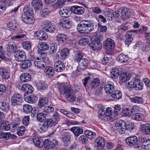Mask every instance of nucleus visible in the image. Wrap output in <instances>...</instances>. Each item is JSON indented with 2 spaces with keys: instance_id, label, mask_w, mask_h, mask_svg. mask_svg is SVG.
Listing matches in <instances>:
<instances>
[{
  "instance_id": "obj_1",
  "label": "nucleus",
  "mask_w": 150,
  "mask_h": 150,
  "mask_svg": "<svg viewBox=\"0 0 150 150\" xmlns=\"http://www.w3.org/2000/svg\"><path fill=\"white\" fill-rule=\"evenodd\" d=\"M94 24V21L92 20H83L78 24L77 29L81 33H88L93 30Z\"/></svg>"
},
{
  "instance_id": "obj_2",
  "label": "nucleus",
  "mask_w": 150,
  "mask_h": 150,
  "mask_svg": "<svg viewBox=\"0 0 150 150\" xmlns=\"http://www.w3.org/2000/svg\"><path fill=\"white\" fill-rule=\"evenodd\" d=\"M59 90L60 93L65 94L67 100L70 102L74 101L76 99L73 90L70 87L61 85L59 87Z\"/></svg>"
},
{
  "instance_id": "obj_3",
  "label": "nucleus",
  "mask_w": 150,
  "mask_h": 150,
  "mask_svg": "<svg viewBox=\"0 0 150 150\" xmlns=\"http://www.w3.org/2000/svg\"><path fill=\"white\" fill-rule=\"evenodd\" d=\"M24 14L22 15L23 21L28 24L33 23L34 20L33 19L32 14L33 11V9L30 7L25 6L23 8Z\"/></svg>"
},
{
  "instance_id": "obj_4",
  "label": "nucleus",
  "mask_w": 150,
  "mask_h": 150,
  "mask_svg": "<svg viewBox=\"0 0 150 150\" xmlns=\"http://www.w3.org/2000/svg\"><path fill=\"white\" fill-rule=\"evenodd\" d=\"M103 47L106 50V53L109 55L112 54V51L115 47L114 41L112 39L108 38L103 43Z\"/></svg>"
},
{
  "instance_id": "obj_5",
  "label": "nucleus",
  "mask_w": 150,
  "mask_h": 150,
  "mask_svg": "<svg viewBox=\"0 0 150 150\" xmlns=\"http://www.w3.org/2000/svg\"><path fill=\"white\" fill-rule=\"evenodd\" d=\"M150 142V139L140 137L139 139L138 144L136 145V147L138 148V150L142 149L146 150L149 148L148 146Z\"/></svg>"
},
{
  "instance_id": "obj_6",
  "label": "nucleus",
  "mask_w": 150,
  "mask_h": 150,
  "mask_svg": "<svg viewBox=\"0 0 150 150\" xmlns=\"http://www.w3.org/2000/svg\"><path fill=\"white\" fill-rule=\"evenodd\" d=\"M142 32V30H131L130 31L126 32L125 35L126 39L125 41V43L126 45L128 46L131 43L133 40V37L134 36L133 33H141Z\"/></svg>"
},
{
  "instance_id": "obj_7",
  "label": "nucleus",
  "mask_w": 150,
  "mask_h": 150,
  "mask_svg": "<svg viewBox=\"0 0 150 150\" xmlns=\"http://www.w3.org/2000/svg\"><path fill=\"white\" fill-rule=\"evenodd\" d=\"M45 120L42 125L39 128V130L40 132H45L47 130L48 128L51 127L56 125L51 118L47 119Z\"/></svg>"
},
{
  "instance_id": "obj_8",
  "label": "nucleus",
  "mask_w": 150,
  "mask_h": 150,
  "mask_svg": "<svg viewBox=\"0 0 150 150\" xmlns=\"http://www.w3.org/2000/svg\"><path fill=\"white\" fill-rule=\"evenodd\" d=\"M42 29L47 32L52 33L55 30V28L51 23L48 21H45L42 24Z\"/></svg>"
},
{
  "instance_id": "obj_9",
  "label": "nucleus",
  "mask_w": 150,
  "mask_h": 150,
  "mask_svg": "<svg viewBox=\"0 0 150 150\" xmlns=\"http://www.w3.org/2000/svg\"><path fill=\"white\" fill-rule=\"evenodd\" d=\"M127 144L130 146H134L135 148L138 149L136 147V145L138 144V141L137 137L135 136H130L127 138L125 139Z\"/></svg>"
},
{
  "instance_id": "obj_10",
  "label": "nucleus",
  "mask_w": 150,
  "mask_h": 150,
  "mask_svg": "<svg viewBox=\"0 0 150 150\" xmlns=\"http://www.w3.org/2000/svg\"><path fill=\"white\" fill-rule=\"evenodd\" d=\"M44 148L46 149H50L56 147L57 146V141L53 139L52 140L47 139L45 140Z\"/></svg>"
},
{
  "instance_id": "obj_11",
  "label": "nucleus",
  "mask_w": 150,
  "mask_h": 150,
  "mask_svg": "<svg viewBox=\"0 0 150 150\" xmlns=\"http://www.w3.org/2000/svg\"><path fill=\"white\" fill-rule=\"evenodd\" d=\"M60 23L62 28L66 30L69 29L72 24V21L68 18H63L61 19Z\"/></svg>"
},
{
  "instance_id": "obj_12",
  "label": "nucleus",
  "mask_w": 150,
  "mask_h": 150,
  "mask_svg": "<svg viewBox=\"0 0 150 150\" xmlns=\"http://www.w3.org/2000/svg\"><path fill=\"white\" fill-rule=\"evenodd\" d=\"M125 122L122 120H120L115 124L116 129L120 133L123 134L126 131Z\"/></svg>"
},
{
  "instance_id": "obj_13",
  "label": "nucleus",
  "mask_w": 150,
  "mask_h": 150,
  "mask_svg": "<svg viewBox=\"0 0 150 150\" xmlns=\"http://www.w3.org/2000/svg\"><path fill=\"white\" fill-rule=\"evenodd\" d=\"M14 56L15 59L20 62L23 61L26 59L25 52L20 50H18L15 51Z\"/></svg>"
},
{
  "instance_id": "obj_14",
  "label": "nucleus",
  "mask_w": 150,
  "mask_h": 150,
  "mask_svg": "<svg viewBox=\"0 0 150 150\" xmlns=\"http://www.w3.org/2000/svg\"><path fill=\"white\" fill-rule=\"evenodd\" d=\"M23 99L22 96L19 94H14L11 98V103L14 106L19 105L21 103Z\"/></svg>"
},
{
  "instance_id": "obj_15",
  "label": "nucleus",
  "mask_w": 150,
  "mask_h": 150,
  "mask_svg": "<svg viewBox=\"0 0 150 150\" xmlns=\"http://www.w3.org/2000/svg\"><path fill=\"white\" fill-rule=\"evenodd\" d=\"M89 46L93 50L98 51L101 49L102 44L99 41L94 40L90 42Z\"/></svg>"
},
{
  "instance_id": "obj_16",
  "label": "nucleus",
  "mask_w": 150,
  "mask_h": 150,
  "mask_svg": "<svg viewBox=\"0 0 150 150\" xmlns=\"http://www.w3.org/2000/svg\"><path fill=\"white\" fill-rule=\"evenodd\" d=\"M59 13L60 16L65 17H69L71 14V7L69 8L67 7L61 8L59 10Z\"/></svg>"
},
{
  "instance_id": "obj_17",
  "label": "nucleus",
  "mask_w": 150,
  "mask_h": 150,
  "mask_svg": "<svg viewBox=\"0 0 150 150\" xmlns=\"http://www.w3.org/2000/svg\"><path fill=\"white\" fill-rule=\"evenodd\" d=\"M115 89V86L113 82L109 81L105 83L104 90L107 94H110L112 93Z\"/></svg>"
},
{
  "instance_id": "obj_18",
  "label": "nucleus",
  "mask_w": 150,
  "mask_h": 150,
  "mask_svg": "<svg viewBox=\"0 0 150 150\" xmlns=\"http://www.w3.org/2000/svg\"><path fill=\"white\" fill-rule=\"evenodd\" d=\"M24 98L25 100L30 103H33L36 102L37 100V97L34 95L24 94Z\"/></svg>"
},
{
  "instance_id": "obj_19",
  "label": "nucleus",
  "mask_w": 150,
  "mask_h": 150,
  "mask_svg": "<svg viewBox=\"0 0 150 150\" xmlns=\"http://www.w3.org/2000/svg\"><path fill=\"white\" fill-rule=\"evenodd\" d=\"M65 65L64 62L60 61L56 62L54 64V69L57 72L62 71L65 69Z\"/></svg>"
},
{
  "instance_id": "obj_20",
  "label": "nucleus",
  "mask_w": 150,
  "mask_h": 150,
  "mask_svg": "<svg viewBox=\"0 0 150 150\" xmlns=\"http://www.w3.org/2000/svg\"><path fill=\"white\" fill-rule=\"evenodd\" d=\"M71 13L76 14H82L85 11V9L84 8L77 6H71Z\"/></svg>"
},
{
  "instance_id": "obj_21",
  "label": "nucleus",
  "mask_w": 150,
  "mask_h": 150,
  "mask_svg": "<svg viewBox=\"0 0 150 150\" xmlns=\"http://www.w3.org/2000/svg\"><path fill=\"white\" fill-rule=\"evenodd\" d=\"M105 145V140L104 139L101 137H99L96 140L95 145L98 147L99 149H103Z\"/></svg>"
},
{
  "instance_id": "obj_22",
  "label": "nucleus",
  "mask_w": 150,
  "mask_h": 150,
  "mask_svg": "<svg viewBox=\"0 0 150 150\" xmlns=\"http://www.w3.org/2000/svg\"><path fill=\"white\" fill-rule=\"evenodd\" d=\"M21 90L25 91V94L31 93L33 90V87L30 85L26 83L23 85L21 87Z\"/></svg>"
},
{
  "instance_id": "obj_23",
  "label": "nucleus",
  "mask_w": 150,
  "mask_h": 150,
  "mask_svg": "<svg viewBox=\"0 0 150 150\" xmlns=\"http://www.w3.org/2000/svg\"><path fill=\"white\" fill-rule=\"evenodd\" d=\"M70 130L73 132L75 135L77 137L82 134L83 132V128L80 127H73L71 128Z\"/></svg>"
},
{
  "instance_id": "obj_24",
  "label": "nucleus",
  "mask_w": 150,
  "mask_h": 150,
  "mask_svg": "<svg viewBox=\"0 0 150 150\" xmlns=\"http://www.w3.org/2000/svg\"><path fill=\"white\" fill-rule=\"evenodd\" d=\"M33 141L35 145L37 147L41 148L43 145H44V141L40 138L36 137L33 139Z\"/></svg>"
},
{
  "instance_id": "obj_25",
  "label": "nucleus",
  "mask_w": 150,
  "mask_h": 150,
  "mask_svg": "<svg viewBox=\"0 0 150 150\" xmlns=\"http://www.w3.org/2000/svg\"><path fill=\"white\" fill-rule=\"evenodd\" d=\"M16 49V46L15 43L11 42H8L7 45L6 49L8 52L12 53L15 52Z\"/></svg>"
},
{
  "instance_id": "obj_26",
  "label": "nucleus",
  "mask_w": 150,
  "mask_h": 150,
  "mask_svg": "<svg viewBox=\"0 0 150 150\" xmlns=\"http://www.w3.org/2000/svg\"><path fill=\"white\" fill-rule=\"evenodd\" d=\"M131 75L129 74L125 73H121L119 76L120 81L124 83L129 79Z\"/></svg>"
},
{
  "instance_id": "obj_27",
  "label": "nucleus",
  "mask_w": 150,
  "mask_h": 150,
  "mask_svg": "<svg viewBox=\"0 0 150 150\" xmlns=\"http://www.w3.org/2000/svg\"><path fill=\"white\" fill-rule=\"evenodd\" d=\"M20 79L22 82H27L31 80V76L29 73H24L21 75Z\"/></svg>"
},
{
  "instance_id": "obj_28",
  "label": "nucleus",
  "mask_w": 150,
  "mask_h": 150,
  "mask_svg": "<svg viewBox=\"0 0 150 150\" xmlns=\"http://www.w3.org/2000/svg\"><path fill=\"white\" fill-rule=\"evenodd\" d=\"M59 55L62 59H65L69 54V49L65 48L61 50L60 51Z\"/></svg>"
},
{
  "instance_id": "obj_29",
  "label": "nucleus",
  "mask_w": 150,
  "mask_h": 150,
  "mask_svg": "<svg viewBox=\"0 0 150 150\" xmlns=\"http://www.w3.org/2000/svg\"><path fill=\"white\" fill-rule=\"evenodd\" d=\"M100 80L98 78H94L93 79L90 84V87L92 89H96L99 85Z\"/></svg>"
},
{
  "instance_id": "obj_30",
  "label": "nucleus",
  "mask_w": 150,
  "mask_h": 150,
  "mask_svg": "<svg viewBox=\"0 0 150 150\" xmlns=\"http://www.w3.org/2000/svg\"><path fill=\"white\" fill-rule=\"evenodd\" d=\"M21 62L20 66L23 69H27L30 67L32 65V63L30 60L25 59Z\"/></svg>"
},
{
  "instance_id": "obj_31",
  "label": "nucleus",
  "mask_w": 150,
  "mask_h": 150,
  "mask_svg": "<svg viewBox=\"0 0 150 150\" xmlns=\"http://www.w3.org/2000/svg\"><path fill=\"white\" fill-rule=\"evenodd\" d=\"M37 88L38 90L42 91L47 90L48 88L47 85L44 82H39L37 83Z\"/></svg>"
},
{
  "instance_id": "obj_32",
  "label": "nucleus",
  "mask_w": 150,
  "mask_h": 150,
  "mask_svg": "<svg viewBox=\"0 0 150 150\" xmlns=\"http://www.w3.org/2000/svg\"><path fill=\"white\" fill-rule=\"evenodd\" d=\"M130 15V12L129 9L126 8L122 9L121 17L122 18H129Z\"/></svg>"
},
{
  "instance_id": "obj_33",
  "label": "nucleus",
  "mask_w": 150,
  "mask_h": 150,
  "mask_svg": "<svg viewBox=\"0 0 150 150\" xmlns=\"http://www.w3.org/2000/svg\"><path fill=\"white\" fill-rule=\"evenodd\" d=\"M141 130L142 132L145 134H150V124L147 123L143 125Z\"/></svg>"
},
{
  "instance_id": "obj_34",
  "label": "nucleus",
  "mask_w": 150,
  "mask_h": 150,
  "mask_svg": "<svg viewBox=\"0 0 150 150\" xmlns=\"http://www.w3.org/2000/svg\"><path fill=\"white\" fill-rule=\"evenodd\" d=\"M0 109L3 111H7L10 109L8 103L2 101L0 102Z\"/></svg>"
},
{
  "instance_id": "obj_35",
  "label": "nucleus",
  "mask_w": 150,
  "mask_h": 150,
  "mask_svg": "<svg viewBox=\"0 0 150 150\" xmlns=\"http://www.w3.org/2000/svg\"><path fill=\"white\" fill-rule=\"evenodd\" d=\"M71 135L69 132H64L62 138V141L64 143L69 144L70 142Z\"/></svg>"
},
{
  "instance_id": "obj_36",
  "label": "nucleus",
  "mask_w": 150,
  "mask_h": 150,
  "mask_svg": "<svg viewBox=\"0 0 150 150\" xmlns=\"http://www.w3.org/2000/svg\"><path fill=\"white\" fill-rule=\"evenodd\" d=\"M44 71L46 75H48L49 77L53 76L54 75V71L53 68L51 66L46 67L45 68Z\"/></svg>"
},
{
  "instance_id": "obj_37",
  "label": "nucleus",
  "mask_w": 150,
  "mask_h": 150,
  "mask_svg": "<svg viewBox=\"0 0 150 150\" xmlns=\"http://www.w3.org/2000/svg\"><path fill=\"white\" fill-rule=\"evenodd\" d=\"M67 36L64 34L63 33L59 34L57 36V40L58 42L63 43L67 42Z\"/></svg>"
},
{
  "instance_id": "obj_38",
  "label": "nucleus",
  "mask_w": 150,
  "mask_h": 150,
  "mask_svg": "<svg viewBox=\"0 0 150 150\" xmlns=\"http://www.w3.org/2000/svg\"><path fill=\"white\" fill-rule=\"evenodd\" d=\"M32 4L33 6L37 9H40L42 6V4L41 0H33Z\"/></svg>"
},
{
  "instance_id": "obj_39",
  "label": "nucleus",
  "mask_w": 150,
  "mask_h": 150,
  "mask_svg": "<svg viewBox=\"0 0 150 150\" xmlns=\"http://www.w3.org/2000/svg\"><path fill=\"white\" fill-rule=\"evenodd\" d=\"M106 117L108 119L112 121L113 120L112 111L110 108H108L105 110Z\"/></svg>"
},
{
  "instance_id": "obj_40",
  "label": "nucleus",
  "mask_w": 150,
  "mask_h": 150,
  "mask_svg": "<svg viewBox=\"0 0 150 150\" xmlns=\"http://www.w3.org/2000/svg\"><path fill=\"white\" fill-rule=\"evenodd\" d=\"M128 57L123 54H120L117 58V60L121 63H123L127 61L128 59Z\"/></svg>"
},
{
  "instance_id": "obj_41",
  "label": "nucleus",
  "mask_w": 150,
  "mask_h": 150,
  "mask_svg": "<svg viewBox=\"0 0 150 150\" xmlns=\"http://www.w3.org/2000/svg\"><path fill=\"white\" fill-rule=\"evenodd\" d=\"M83 55L80 52L76 51L74 53V60L76 62H79V61L81 60L83 58Z\"/></svg>"
},
{
  "instance_id": "obj_42",
  "label": "nucleus",
  "mask_w": 150,
  "mask_h": 150,
  "mask_svg": "<svg viewBox=\"0 0 150 150\" xmlns=\"http://www.w3.org/2000/svg\"><path fill=\"white\" fill-rule=\"evenodd\" d=\"M84 133L88 138L91 139H93L96 137V133L89 130H87L85 131Z\"/></svg>"
},
{
  "instance_id": "obj_43",
  "label": "nucleus",
  "mask_w": 150,
  "mask_h": 150,
  "mask_svg": "<svg viewBox=\"0 0 150 150\" xmlns=\"http://www.w3.org/2000/svg\"><path fill=\"white\" fill-rule=\"evenodd\" d=\"M129 99L132 102L137 104H142L143 102V99L142 98L138 96L130 98Z\"/></svg>"
},
{
  "instance_id": "obj_44",
  "label": "nucleus",
  "mask_w": 150,
  "mask_h": 150,
  "mask_svg": "<svg viewBox=\"0 0 150 150\" xmlns=\"http://www.w3.org/2000/svg\"><path fill=\"white\" fill-rule=\"evenodd\" d=\"M33 63L35 67L40 69H42L45 67V64L44 62L40 60L39 58L36 59V61L33 62Z\"/></svg>"
},
{
  "instance_id": "obj_45",
  "label": "nucleus",
  "mask_w": 150,
  "mask_h": 150,
  "mask_svg": "<svg viewBox=\"0 0 150 150\" xmlns=\"http://www.w3.org/2000/svg\"><path fill=\"white\" fill-rule=\"evenodd\" d=\"M56 125L60 120L61 118V116L57 112H54L52 115V118H51Z\"/></svg>"
},
{
  "instance_id": "obj_46",
  "label": "nucleus",
  "mask_w": 150,
  "mask_h": 150,
  "mask_svg": "<svg viewBox=\"0 0 150 150\" xmlns=\"http://www.w3.org/2000/svg\"><path fill=\"white\" fill-rule=\"evenodd\" d=\"M119 73L120 71L117 68H115L111 70V76L112 78H117L118 77Z\"/></svg>"
},
{
  "instance_id": "obj_47",
  "label": "nucleus",
  "mask_w": 150,
  "mask_h": 150,
  "mask_svg": "<svg viewBox=\"0 0 150 150\" xmlns=\"http://www.w3.org/2000/svg\"><path fill=\"white\" fill-rule=\"evenodd\" d=\"M139 79H137L135 80L133 82L131 81L128 82L127 84V87L128 88H137V86H138L139 85Z\"/></svg>"
},
{
  "instance_id": "obj_48",
  "label": "nucleus",
  "mask_w": 150,
  "mask_h": 150,
  "mask_svg": "<svg viewBox=\"0 0 150 150\" xmlns=\"http://www.w3.org/2000/svg\"><path fill=\"white\" fill-rule=\"evenodd\" d=\"M132 117L133 120L137 121H139L143 120L144 116L143 114L140 113H136L132 115Z\"/></svg>"
},
{
  "instance_id": "obj_49",
  "label": "nucleus",
  "mask_w": 150,
  "mask_h": 150,
  "mask_svg": "<svg viewBox=\"0 0 150 150\" xmlns=\"http://www.w3.org/2000/svg\"><path fill=\"white\" fill-rule=\"evenodd\" d=\"M7 26L8 28L13 30L16 29L17 24L15 21H13L8 22Z\"/></svg>"
},
{
  "instance_id": "obj_50",
  "label": "nucleus",
  "mask_w": 150,
  "mask_h": 150,
  "mask_svg": "<svg viewBox=\"0 0 150 150\" xmlns=\"http://www.w3.org/2000/svg\"><path fill=\"white\" fill-rule=\"evenodd\" d=\"M33 110L32 106L28 104H25L23 106V111L25 113L28 114L31 112Z\"/></svg>"
},
{
  "instance_id": "obj_51",
  "label": "nucleus",
  "mask_w": 150,
  "mask_h": 150,
  "mask_svg": "<svg viewBox=\"0 0 150 150\" xmlns=\"http://www.w3.org/2000/svg\"><path fill=\"white\" fill-rule=\"evenodd\" d=\"M48 101V99L47 98H40L39 99L38 106L40 108L45 106Z\"/></svg>"
},
{
  "instance_id": "obj_52",
  "label": "nucleus",
  "mask_w": 150,
  "mask_h": 150,
  "mask_svg": "<svg viewBox=\"0 0 150 150\" xmlns=\"http://www.w3.org/2000/svg\"><path fill=\"white\" fill-rule=\"evenodd\" d=\"M122 94L120 91H115L112 94L111 97L115 99H119L121 98Z\"/></svg>"
},
{
  "instance_id": "obj_53",
  "label": "nucleus",
  "mask_w": 150,
  "mask_h": 150,
  "mask_svg": "<svg viewBox=\"0 0 150 150\" xmlns=\"http://www.w3.org/2000/svg\"><path fill=\"white\" fill-rule=\"evenodd\" d=\"M37 119L38 122H43L46 119V115L43 112L38 113L37 115Z\"/></svg>"
},
{
  "instance_id": "obj_54",
  "label": "nucleus",
  "mask_w": 150,
  "mask_h": 150,
  "mask_svg": "<svg viewBox=\"0 0 150 150\" xmlns=\"http://www.w3.org/2000/svg\"><path fill=\"white\" fill-rule=\"evenodd\" d=\"M11 130L12 132H14L19 127H20V126H21L19 122L13 121L11 123Z\"/></svg>"
},
{
  "instance_id": "obj_55",
  "label": "nucleus",
  "mask_w": 150,
  "mask_h": 150,
  "mask_svg": "<svg viewBox=\"0 0 150 150\" xmlns=\"http://www.w3.org/2000/svg\"><path fill=\"white\" fill-rule=\"evenodd\" d=\"M40 46L38 47H39L38 49L42 51H45L47 50L49 47L47 43L45 42H41L39 43Z\"/></svg>"
},
{
  "instance_id": "obj_56",
  "label": "nucleus",
  "mask_w": 150,
  "mask_h": 150,
  "mask_svg": "<svg viewBox=\"0 0 150 150\" xmlns=\"http://www.w3.org/2000/svg\"><path fill=\"white\" fill-rule=\"evenodd\" d=\"M49 53L50 54H53L56 53L57 51V46L55 44H53L49 47Z\"/></svg>"
},
{
  "instance_id": "obj_57",
  "label": "nucleus",
  "mask_w": 150,
  "mask_h": 150,
  "mask_svg": "<svg viewBox=\"0 0 150 150\" xmlns=\"http://www.w3.org/2000/svg\"><path fill=\"white\" fill-rule=\"evenodd\" d=\"M50 11L47 8H44L42 9L40 12V16L42 17H45L50 13Z\"/></svg>"
},
{
  "instance_id": "obj_58",
  "label": "nucleus",
  "mask_w": 150,
  "mask_h": 150,
  "mask_svg": "<svg viewBox=\"0 0 150 150\" xmlns=\"http://www.w3.org/2000/svg\"><path fill=\"white\" fill-rule=\"evenodd\" d=\"M23 48L27 51H30L31 50V45L28 41H25L22 43Z\"/></svg>"
},
{
  "instance_id": "obj_59",
  "label": "nucleus",
  "mask_w": 150,
  "mask_h": 150,
  "mask_svg": "<svg viewBox=\"0 0 150 150\" xmlns=\"http://www.w3.org/2000/svg\"><path fill=\"white\" fill-rule=\"evenodd\" d=\"M79 65L82 66L84 68H85L88 66V61L86 58H83L81 60L79 61Z\"/></svg>"
},
{
  "instance_id": "obj_60",
  "label": "nucleus",
  "mask_w": 150,
  "mask_h": 150,
  "mask_svg": "<svg viewBox=\"0 0 150 150\" xmlns=\"http://www.w3.org/2000/svg\"><path fill=\"white\" fill-rule=\"evenodd\" d=\"M0 58L5 61L8 60V58L6 57L5 55V52L3 50V47L2 46H0Z\"/></svg>"
},
{
  "instance_id": "obj_61",
  "label": "nucleus",
  "mask_w": 150,
  "mask_h": 150,
  "mask_svg": "<svg viewBox=\"0 0 150 150\" xmlns=\"http://www.w3.org/2000/svg\"><path fill=\"white\" fill-rule=\"evenodd\" d=\"M1 75L3 79H7L10 77L9 74L6 70L4 69H1Z\"/></svg>"
},
{
  "instance_id": "obj_62",
  "label": "nucleus",
  "mask_w": 150,
  "mask_h": 150,
  "mask_svg": "<svg viewBox=\"0 0 150 150\" xmlns=\"http://www.w3.org/2000/svg\"><path fill=\"white\" fill-rule=\"evenodd\" d=\"M11 135L10 132L4 133L0 132V139L4 138L8 140L11 137Z\"/></svg>"
},
{
  "instance_id": "obj_63",
  "label": "nucleus",
  "mask_w": 150,
  "mask_h": 150,
  "mask_svg": "<svg viewBox=\"0 0 150 150\" xmlns=\"http://www.w3.org/2000/svg\"><path fill=\"white\" fill-rule=\"evenodd\" d=\"M16 131H17V134L19 136H22L24 133L25 131V128L24 126L21 125L20 126V127H19V128Z\"/></svg>"
},
{
  "instance_id": "obj_64",
  "label": "nucleus",
  "mask_w": 150,
  "mask_h": 150,
  "mask_svg": "<svg viewBox=\"0 0 150 150\" xmlns=\"http://www.w3.org/2000/svg\"><path fill=\"white\" fill-rule=\"evenodd\" d=\"M54 110V108L52 105L46 106L44 107V111L48 113H51L53 112Z\"/></svg>"
}]
</instances>
